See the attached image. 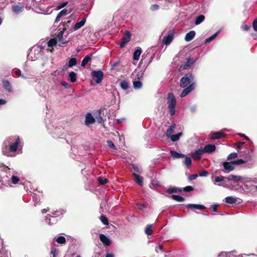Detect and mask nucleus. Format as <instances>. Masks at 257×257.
I'll return each mask as SVG.
<instances>
[{
    "label": "nucleus",
    "mask_w": 257,
    "mask_h": 257,
    "mask_svg": "<svg viewBox=\"0 0 257 257\" xmlns=\"http://www.w3.org/2000/svg\"><path fill=\"white\" fill-rule=\"evenodd\" d=\"M203 154L202 149H200L195 151L192 154L191 157L194 160H198L201 158L202 155Z\"/></svg>",
    "instance_id": "obj_13"
},
{
    "label": "nucleus",
    "mask_w": 257,
    "mask_h": 257,
    "mask_svg": "<svg viewBox=\"0 0 257 257\" xmlns=\"http://www.w3.org/2000/svg\"><path fill=\"white\" fill-rule=\"evenodd\" d=\"M107 145L111 149H115V147L112 141H107Z\"/></svg>",
    "instance_id": "obj_55"
},
{
    "label": "nucleus",
    "mask_w": 257,
    "mask_h": 257,
    "mask_svg": "<svg viewBox=\"0 0 257 257\" xmlns=\"http://www.w3.org/2000/svg\"><path fill=\"white\" fill-rule=\"evenodd\" d=\"M3 85L4 87L8 91H11V86L10 85V82L8 81H3Z\"/></svg>",
    "instance_id": "obj_39"
},
{
    "label": "nucleus",
    "mask_w": 257,
    "mask_h": 257,
    "mask_svg": "<svg viewBox=\"0 0 257 257\" xmlns=\"http://www.w3.org/2000/svg\"><path fill=\"white\" fill-rule=\"evenodd\" d=\"M91 76L93 79H95L97 84L100 83L103 78V73L101 70L92 71L91 72Z\"/></svg>",
    "instance_id": "obj_5"
},
{
    "label": "nucleus",
    "mask_w": 257,
    "mask_h": 257,
    "mask_svg": "<svg viewBox=\"0 0 257 257\" xmlns=\"http://www.w3.org/2000/svg\"><path fill=\"white\" fill-rule=\"evenodd\" d=\"M156 251L158 252L159 251V249L160 250H163V246L161 245H159L156 247Z\"/></svg>",
    "instance_id": "obj_62"
},
{
    "label": "nucleus",
    "mask_w": 257,
    "mask_h": 257,
    "mask_svg": "<svg viewBox=\"0 0 257 257\" xmlns=\"http://www.w3.org/2000/svg\"><path fill=\"white\" fill-rule=\"evenodd\" d=\"M56 241L58 243L63 244L66 242V239L64 236H60L56 238Z\"/></svg>",
    "instance_id": "obj_42"
},
{
    "label": "nucleus",
    "mask_w": 257,
    "mask_h": 257,
    "mask_svg": "<svg viewBox=\"0 0 257 257\" xmlns=\"http://www.w3.org/2000/svg\"><path fill=\"white\" fill-rule=\"evenodd\" d=\"M77 63V60L76 58H71L69 61H68V66L69 67H72L73 66H75Z\"/></svg>",
    "instance_id": "obj_40"
},
{
    "label": "nucleus",
    "mask_w": 257,
    "mask_h": 257,
    "mask_svg": "<svg viewBox=\"0 0 257 257\" xmlns=\"http://www.w3.org/2000/svg\"><path fill=\"white\" fill-rule=\"evenodd\" d=\"M96 119H97V122H99V123H101L103 121V118L100 116L97 117Z\"/></svg>",
    "instance_id": "obj_60"
},
{
    "label": "nucleus",
    "mask_w": 257,
    "mask_h": 257,
    "mask_svg": "<svg viewBox=\"0 0 257 257\" xmlns=\"http://www.w3.org/2000/svg\"><path fill=\"white\" fill-rule=\"evenodd\" d=\"M98 179L99 184L101 185H104L108 182V180L107 179H103L102 178L99 177Z\"/></svg>",
    "instance_id": "obj_50"
},
{
    "label": "nucleus",
    "mask_w": 257,
    "mask_h": 257,
    "mask_svg": "<svg viewBox=\"0 0 257 257\" xmlns=\"http://www.w3.org/2000/svg\"><path fill=\"white\" fill-rule=\"evenodd\" d=\"M60 71H59L58 70H56V71L52 72L51 75L55 76H58L60 75Z\"/></svg>",
    "instance_id": "obj_58"
},
{
    "label": "nucleus",
    "mask_w": 257,
    "mask_h": 257,
    "mask_svg": "<svg viewBox=\"0 0 257 257\" xmlns=\"http://www.w3.org/2000/svg\"><path fill=\"white\" fill-rule=\"evenodd\" d=\"M68 4L67 2H64L60 3L59 4V5L57 6V9L60 10L62 9L63 8L65 7Z\"/></svg>",
    "instance_id": "obj_49"
},
{
    "label": "nucleus",
    "mask_w": 257,
    "mask_h": 257,
    "mask_svg": "<svg viewBox=\"0 0 257 257\" xmlns=\"http://www.w3.org/2000/svg\"><path fill=\"white\" fill-rule=\"evenodd\" d=\"M63 211H55L53 213V215L51 216L50 215H48L46 217V222L49 224V225H51V218H52V224H54L56 222V217H57V216H60V215L62 214L63 213Z\"/></svg>",
    "instance_id": "obj_6"
},
{
    "label": "nucleus",
    "mask_w": 257,
    "mask_h": 257,
    "mask_svg": "<svg viewBox=\"0 0 257 257\" xmlns=\"http://www.w3.org/2000/svg\"><path fill=\"white\" fill-rule=\"evenodd\" d=\"M100 219L104 225H107L108 224V219L105 216L103 215H101L100 217Z\"/></svg>",
    "instance_id": "obj_43"
},
{
    "label": "nucleus",
    "mask_w": 257,
    "mask_h": 257,
    "mask_svg": "<svg viewBox=\"0 0 257 257\" xmlns=\"http://www.w3.org/2000/svg\"><path fill=\"white\" fill-rule=\"evenodd\" d=\"M51 253L53 255V257H57L59 254V251L56 248H53L51 250Z\"/></svg>",
    "instance_id": "obj_46"
},
{
    "label": "nucleus",
    "mask_w": 257,
    "mask_h": 257,
    "mask_svg": "<svg viewBox=\"0 0 257 257\" xmlns=\"http://www.w3.org/2000/svg\"><path fill=\"white\" fill-rule=\"evenodd\" d=\"M94 122L95 119L92 114L90 113H87L85 116V124L86 125H89V124L93 123Z\"/></svg>",
    "instance_id": "obj_12"
},
{
    "label": "nucleus",
    "mask_w": 257,
    "mask_h": 257,
    "mask_svg": "<svg viewBox=\"0 0 257 257\" xmlns=\"http://www.w3.org/2000/svg\"><path fill=\"white\" fill-rule=\"evenodd\" d=\"M226 203L232 204L235 203L236 202V198L232 196H228L224 199Z\"/></svg>",
    "instance_id": "obj_26"
},
{
    "label": "nucleus",
    "mask_w": 257,
    "mask_h": 257,
    "mask_svg": "<svg viewBox=\"0 0 257 257\" xmlns=\"http://www.w3.org/2000/svg\"><path fill=\"white\" fill-rule=\"evenodd\" d=\"M181 191V190L180 189H178L176 187H171L168 188L166 190V192L168 193H177V192H180Z\"/></svg>",
    "instance_id": "obj_31"
},
{
    "label": "nucleus",
    "mask_w": 257,
    "mask_h": 257,
    "mask_svg": "<svg viewBox=\"0 0 257 257\" xmlns=\"http://www.w3.org/2000/svg\"><path fill=\"white\" fill-rule=\"evenodd\" d=\"M205 19V17L203 15H199L198 16L195 20V24L196 25H198L201 23Z\"/></svg>",
    "instance_id": "obj_33"
},
{
    "label": "nucleus",
    "mask_w": 257,
    "mask_h": 257,
    "mask_svg": "<svg viewBox=\"0 0 257 257\" xmlns=\"http://www.w3.org/2000/svg\"><path fill=\"white\" fill-rule=\"evenodd\" d=\"M246 162L244 160L242 159H237L235 161H233V163H234V165H241L244 164Z\"/></svg>",
    "instance_id": "obj_45"
},
{
    "label": "nucleus",
    "mask_w": 257,
    "mask_h": 257,
    "mask_svg": "<svg viewBox=\"0 0 257 257\" xmlns=\"http://www.w3.org/2000/svg\"><path fill=\"white\" fill-rule=\"evenodd\" d=\"M11 180L14 184H16L19 182L20 179L18 177L13 175L11 177Z\"/></svg>",
    "instance_id": "obj_44"
},
{
    "label": "nucleus",
    "mask_w": 257,
    "mask_h": 257,
    "mask_svg": "<svg viewBox=\"0 0 257 257\" xmlns=\"http://www.w3.org/2000/svg\"><path fill=\"white\" fill-rule=\"evenodd\" d=\"M92 58V55H87L83 59L82 61L81 62V66H85L88 62Z\"/></svg>",
    "instance_id": "obj_28"
},
{
    "label": "nucleus",
    "mask_w": 257,
    "mask_h": 257,
    "mask_svg": "<svg viewBox=\"0 0 257 257\" xmlns=\"http://www.w3.org/2000/svg\"><path fill=\"white\" fill-rule=\"evenodd\" d=\"M175 127H176L175 125L174 124V125H172L168 128V130L166 131V136L168 138H170L172 135H173L172 134L174 132Z\"/></svg>",
    "instance_id": "obj_25"
},
{
    "label": "nucleus",
    "mask_w": 257,
    "mask_h": 257,
    "mask_svg": "<svg viewBox=\"0 0 257 257\" xmlns=\"http://www.w3.org/2000/svg\"><path fill=\"white\" fill-rule=\"evenodd\" d=\"M220 32V30H219L217 32H216L214 34L212 35L209 38H207L205 40V42L209 43V42H211L212 40H213L216 37V36L219 34Z\"/></svg>",
    "instance_id": "obj_32"
},
{
    "label": "nucleus",
    "mask_w": 257,
    "mask_h": 257,
    "mask_svg": "<svg viewBox=\"0 0 257 257\" xmlns=\"http://www.w3.org/2000/svg\"><path fill=\"white\" fill-rule=\"evenodd\" d=\"M239 136H240L241 137L244 138L246 141H248L249 139L247 137H246L244 134H238Z\"/></svg>",
    "instance_id": "obj_64"
},
{
    "label": "nucleus",
    "mask_w": 257,
    "mask_h": 257,
    "mask_svg": "<svg viewBox=\"0 0 257 257\" xmlns=\"http://www.w3.org/2000/svg\"><path fill=\"white\" fill-rule=\"evenodd\" d=\"M197 177H198V175H197V174H193V175H191V176L189 177V180H194V179H196Z\"/></svg>",
    "instance_id": "obj_59"
},
{
    "label": "nucleus",
    "mask_w": 257,
    "mask_h": 257,
    "mask_svg": "<svg viewBox=\"0 0 257 257\" xmlns=\"http://www.w3.org/2000/svg\"><path fill=\"white\" fill-rule=\"evenodd\" d=\"M183 190L185 192H190L193 190V188L191 186H188L184 187Z\"/></svg>",
    "instance_id": "obj_51"
},
{
    "label": "nucleus",
    "mask_w": 257,
    "mask_h": 257,
    "mask_svg": "<svg viewBox=\"0 0 257 257\" xmlns=\"http://www.w3.org/2000/svg\"><path fill=\"white\" fill-rule=\"evenodd\" d=\"M252 27L255 31H257V19L253 21L252 23Z\"/></svg>",
    "instance_id": "obj_54"
},
{
    "label": "nucleus",
    "mask_w": 257,
    "mask_h": 257,
    "mask_svg": "<svg viewBox=\"0 0 257 257\" xmlns=\"http://www.w3.org/2000/svg\"><path fill=\"white\" fill-rule=\"evenodd\" d=\"M171 198L178 202H182L185 201V198L182 196L177 195H173L171 196Z\"/></svg>",
    "instance_id": "obj_30"
},
{
    "label": "nucleus",
    "mask_w": 257,
    "mask_h": 257,
    "mask_svg": "<svg viewBox=\"0 0 257 257\" xmlns=\"http://www.w3.org/2000/svg\"><path fill=\"white\" fill-rule=\"evenodd\" d=\"M99 239L103 243V244L105 246H109L110 244V239L103 234H100L99 235Z\"/></svg>",
    "instance_id": "obj_14"
},
{
    "label": "nucleus",
    "mask_w": 257,
    "mask_h": 257,
    "mask_svg": "<svg viewBox=\"0 0 257 257\" xmlns=\"http://www.w3.org/2000/svg\"><path fill=\"white\" fill-rule=\"evenodd\" d=\"M170 153L173 158H181L185 157L184 154L177 153L175 151H171Z\"/></svg>",
    "instance_id": "obj_27"
},
{
    "label": "nucleus",
    "mask_w": 257,
    "mask_h": 257,
    "mask_svg": "<svg viewBox=\"0 0 257 257\" xmlns=\"http://www.w3.org/2000/svg\"><path fill=\"white\" fill-rule=\"evenodd\" d=\"M70 81L72 83L75 82L76 80V74L74 72H71L69 74Z\"/></svg>",
    "instance_id": "obj_34"
},
{
    "label": "nucleus",
    "mask_w": 257,
    "mask_h": 257,
    "mask_svg": "<svg viewBox=\"0 0 257 257\" xmlns=\"http://www.w3.org/2000/svg\"><path fill=\"white\" fill-rule=\"evenodd\" d=\"M173 39L174 32L173 31H170L168 35L164 37L162 43L166 45H168L172 42Z\"/></svg>",
    "instance_id": "obj_7"
},
{
    "label": "nucleus",
    "mask_w": 257,
    "mask_h": 257,
    "mask_svg": "<svg viewBox=\"0 0 257 257\" xmlns=\"http://www.w3.org/2000/svg\"><path fill=\"white\" fill-rule=\"evenodd\" d=\"M226 179L228 181H235L236 182H239L242 180V177L239 176L230 175L227 177Z\"/></svg>",
    "instance_id": "obj_21"
},
{
    "label": "nucleus",
    "mask_w": 257,
    "mask_h": 257,
    "mask_svg": "<svg viewBox=\"0 0 257 257\" xmlns=\"http://www.w3.org/2000/svg\"><path fill=\"white\" fill-rule=\"evenodd\" d=\"M225 136V134L222 132H216L212 134V136H211V138L212 139H217L221 138H222Z\"/></svg>",
    "instance_id": "obj_24"
},
{
    "label": "nucleus",
    "mask_w": 257,
    "mask_h": 257,
    "mask_svg": "<svg viewBox=\"0 0 257 257\" xmlns=\"http://www.w3.org/2000/svg\"><path fill=\"white\" fill-rule=\"evenodd\" d=\"M133 85H134V87L135 89H139L142 87V83L139 80L135 81L133 82Z\"/></svg>",
    "instance_id": "obj_38"
},
{
    "label": "nucleus",
    "mask_w": 257,
    "mask_h": 257,
    "mask_svg": "<svg viewBox=\"0 0 257 257\" xmlns=\"http://www.w3.org/2000/svg\"><path fill=\"white\" fill-rule=\"evenodd\" d=\"M20 144V140L18 136H16L7 138L4 141L2 146L3 154L7 156H11L10 153L16 152Z\"/></svg>",
    "instance_id": "obj_1"
},
{
    "label": "nucleus",
    "mask_w": 257,
    "mask_h": 257,
    "mask_svg": "<svg viewBox=\"0 0 257 257\" xmlns=\"http://www.w3.org/2000/svg\"><path fill=\"white\" fill-rule=\"evenodd\" d=\"M241 28L244 31H248L249 29V27L247 25H243L241 26Z\"/></svg>",
    "instance_id": "obj_57"
},
{
    "label": "nucleus",
    "mask_w": 257,
    "mask_h": 257,
    "mask_svg": "<svg viewBox=\"0 0 257 257\" xmlns=\"http://www.w3.org/2000/svg\"><path fill=\"white\" fill-rule=\"evenodd\" d=\"M194 80V76L191 73H187L180 80V86L183 88L187 87L191 84Z\"/></svg>",
    "instance_id": "obj_4"
},
{
    "label": "nucleus",
    "mask_w": 257,
    "mask_h": 257,
    "mask_svg": "<svg viewBox=\"0 0 257 257\" xmlns=\"http://www.w3.org/2000/svg\"><path fill=\"white\" fill-rule=\"evenodd\" d=\"M182 135V133H179L176 135H172L169 138L172 141L176 142L179 140L180 137H181Z\"/></svg>",
    "instance_id": "obj_29"
},
{
    "label": "nucleus",
    "mask_w": 257,
    "mask_h": 257,
    "mask_svg": "<svg viewBox=\"0 0 257 257\" xmlns=\"http://www.w3.org/2000/svg\"><path fill=\"white\" fill-rule=\"evenodd\" d=\"M244 144V142H239L236 144V147L237 149H240L242 145Z\"/></svg>",
    "instance_id": "obj_61"
},
{
    "label": "nucleus",
    "mask_w": 257,
    "mask_h": 257,
    "mask_svg": "<svg viewBox=\"0 0 257 257\" xmlns=\"http://www.w3.org/2000/svg\"><path fill=\"white\" fill-rule=\"evenodd\" d=\"M192 161L190 157H186L185 160L184 161V163L188 167L191 164Z\"/></svg>",
    "instance_id": "obj_47"
},
{
    "label": "nucleus",
    "mask_w": 257,
    "mask_h": 257,
    "mask_svg": "<svg viewBox=\"0 0 257 257\" xmlns=\"http://www.w3.org/2000/svg\"><path fill=\"white\" fill-rule=\"evenodd\" d=\"M68 14V11L67 9H63V10H62L61 11H60L57 15L56 18V19H55V23H57L58 22H59L60 19L63 17V16H66L67 15V14Z\"/></svg>",
    "instance_id": "obj_19"
},
{
    "label": "nucleus",
    "mask_w": 257,
    "mask_h": 257,
    "mask_svg": "<svg viewBox=\"0 0 257 257\" xmlns=\"http://www.w3.org/2000/svg\"><path fill=\"white\" fill-rule=\"evenodd\" d=\"M196 33L194 31H190L187 33L185 37V40L186 42H190L193 39L195 36Z\"/></svg>",
    "instance_id": "obj_17"
},
{
    "label": "nucleus",
    "mask_w": 257,
    "mask_h": 257,
    "mask_svg": "<svg viewBox=\"0 0 257 257\" xmlns=\"http://www.w3.org/2000/svg\"><path fill=\"white\" fill-rule=\"evenodd\" d=\"M195 83H192L188 87H186L183 90V91H182V92L180 96L181 97H185L188 94H189L190 92H191L193 90H194L195 88Z\"/></svg>",
    "instance_id": "obj_9"
},
{
    "label": "nucleus",
    "mask_w": 257,
    "mask_h": 257,
    "mask_svg": "<svg viewBox=\"0 0 257 257\" xmlns=\"http://www.w3.org/2000/svg\"><path fill=\"white\" fill-rule=\"evenodd\" d=\"M86 20L85 18L82 19L80 22H77L76 24H75L73 28L72 31H76L81 27H82L85 24Z\"/></svg>",
    "instance_id": "obj_15"
},
{
    "label": "nucleus",
    "mask_w": 257,
    "mask_h": 257,
    "mask_svg": "<svg viewBox=\"0 0 257 257\" xmlns=\"http://www.w3.org/2000/svg\"><path fill=\"white\" fill-rule=\"evenodd\" d=\"M57 44V41L55 39H51L48 42V46L49 47H53Z\"/></svg>",
    "instance_id": "obj_41"
},
{
    "label": "nucleus",
    "mask_w": 257,
    "mask_h": 257,
    "mask_svg": "<svg viewBox=\"0 0 257 257\" xmlns=\"http://www.w3.org/2000/svg\"><path fill=\"white\" fill-rule=\"evenodd\" d=\"M131 38V34L130 32L126 31L124 35L121 39V42L120 43V47L121 48H123L124 47L125 44L130 41Z\"/></svg>",
    "instance_id": "obj_8"
},
{
    "label": "nucleus",
    "mask_w": 257,
    "mask_h": 257,
    "mask_svg": "<svg viewBox=\"0 0 257 257\" xmlns=\"http://www.w3.org/2000/svg\"><path fill=\"white\" fill-rule=\"evenodd\" d=\"M120 86L124 90H126L129 87L128 83L125 80L121 81L120 82Z\"/></svg>",
    "instance_id": "obj_36"
},
{
    "label": "nucleus",
    "mask_w": 257,
    "mask_h": 257,
    "mask_svg": "<svg viewBox=\"0 0 257 257\" xmlns=\"http://www.w3.org/2000/svg\"><path fill=\"white\" fill-rule=\"evenodd\" d=\"M167 103L168 104V108L169 109L170 114L174 115L175 114V107L176 105V100L174 94L172 93H169L167 97Z\"/></svg>",
    "instance_id": "obj_3"
},
{
    "label": "nucleus",
    "mask_w": 257,
    "mask_h": 257,
    "mask_svg": "<svg viewBox=\"0 0 257 257\" xmlns=\"http://www.w3.org/2000/svg\"><path fill=\"white\" fill-rule=\"evenodd\" d=\"M216 147L214 145L212 144H209L206 145L203 149H202V151L203 152V153H210L214 151L215 150Z\"/></svg>",
    "instance_id": "obj_11"
},
{
    "label": "nucleus",
    "mask_w": 257,
    "mask_h": 257,
    "mask_svg": "<svg viewBox=\"0 0 257 257\" xmlns=\"http://www.w3.org/2000/svg\"><path fill=\"white\" fill-rule=\"evenodd\" d=\"M237 154L236 153H232L230 154L228 156L227 160H229L232 159H235V158H237Z\"/></svg>",
    "instance_id": "obj_48"
},
{
    "label": "nucleus",
    "mask_w": 257,
    "mask_h": 257,
    "mask_svg": "<svg viewBox=\"0 0 257 257\" xmlns=\"http://www.w3.org/2000/svg\"><path fill=\"white\" fill-rule=\"evenodd\" d=\"M61 85L66 88H69L71 87V85L67 83L65 81H62L61 82Z\"/></svg>",
    "instance_id": "obj_53"
},
{
    "label": "nucleus",
    "mask_w": 257,
    "mask_h": 257,
    "mask_svg": "<svg viewBox=\"0 0 257 257\" xmlns=\"http://www.w3.org/2000/svg\"><path fill=\"white\" fill-rule=\"evenodd\" d=\"M208 174H209V173L207 171L204 170L202 172H200L199 173V176H201V177H206L208 175Z\"/></svg>",
    "instance_id": "obj_52"
},
{
    "label": "nucleus",
    "mask_w": 257,
    "mask_h": 257,
    "mask_svg": "<svg viewBox=\"0 0 257 257\" xmlns=\"http://www.w3.org/2000/svg\"><path fill=\"white\" fill-rule=\"evenodd\" d=\"M186 207L190 209H197L201 210L205 208V206L203 205L195 204H188L186 205Z\"/></svg>",
    "instance_id": "obj_20"
},
{
    "label": "nucleus",
    "mask_w": 257,
    "mask_h": 257,
    "mask_svg": "<svg viewBox=\"0 0 257 257\" xmlns=\"http://www.w3.org/2000/svg\"><path fill=\"white\" fill-rule=\"evenodd\" d=\"M65 30L66 28H63L62 30L59 29V32L55 33L56 39L60 42L59 46L60 47H62L64 45L68 44L70 41V39H66L68 34L64 35Z\"/></svg>",
    "instance_id": "obj_2"
},
{
    "label": "nucleus",
    "mask_w": 257,
    "mask_h": 257,
    "mask_svg": "<svg viewBox=\"0 0 257 257\" xmlns=\"http://www.w3.org/2000/svg\"><path fill=\"white\" fill-rule=\"evenodd\" d=\"M225 178H226L222 176L216 177L213 181V183L217 185V183L224 181Z\"/></svg>",
    "instance_id": "obj_35"
},
{
    "label": "nucleus",
    "mask_w": 257,
    "mask_h": 257,
    "mask_svg": "<svg viewBox=\"0 0 257 257\" xmlns=\"http://www.w3.org/2000/svg\"><path fill=\"white\" fill-rule=\"evenodd\" d=\"M142 53V50L141 48L137 49L134 53L133 58L134 60L138 61L140 59V55Z\"/></svg>",
    "instance_id": "obj_23"
},
{
    "label": "nucleus",
    "mask_w": 257,
    "mask_h": 257,
    "mask_svg": "<svg viewBox=\"0 0 257 257\" xmlns=\"http://www.w3.org/2000/svg\"><path fill=\"white\" fill-rule=\"evenodd\" d=\"M234 163L232 162H225L223 163V166L224 167V172L225 173H228L234 170Z\"/></svg>",
    "instance_id": "obj_10"
},
{
    "label": "nucleus",
    "mask_w": 257,
    "mask_h": 257,
    "mask_svg": "<svg viewBox=\"0 0 257 257\" xmlns=\"http://www.w3.org/2000/svg\"><path fill=\"white\" fill-rule=\"evenodd\" d=\"M152 225H148L146 226V229H145V233L147 235H150L152 234L153 230H152Z\"/></svg>",
    "instance_id": "obj_37"
},
{
    "label": "nucleus",
    "mask_w": 257,
    "mask_h": 257,
    "mask_svg": "<svg viewBox=\"0 0 257 257\" xmlns=\"http://www.w3.org/2000/svg\"><path fill=\"white\" fill-rule=\"evenodd\" d=\"M159 6L158 5H153L151 6L150 9L152 11H154L159 9Z\"/></svg>",
    "instance_id": "obj_56"
},
{
    "label": "nucleus",
    "mask_w": 257,
    "mask_h": 257,
    "mask_svg": "<svg viewBox=\"0 0 257 257\" xmlns=\"http://www.w3.org/2000/svg\"><path fill=\"white\" fill-rule=\"evenodd\" d=\"M133 176L135 179L136 182L140 186H142L143 185V178L140 175L137 174L136 173H133Z\"/></svg>",
    "instance_id": "obj_22"
},
{
    "label": "nucleus",
    "mask_w": 257,
    "mask_h": 257,
    "mask_svg": "<svg viewBox=\"0 0 257 257\" xmlns=\"http://www.w3.org/2000/svg\"><path fill=\"white\" fill-rule=\"evenodd\" d=\"M4 170L5 171L6 173H11V169L9 168V167H5L4 168Z\"/></svg>",
    "instance_id": "obj_63"
},
{
    "label": "nucleus",
    "mask_w": 257,
    "mask_h": 257,
    "mask_svg": "<svg viewBox=\"0 0 257 257\" xmlns=\"http://www.w3.org/2000/svg\"><path fill=\"white\" fill-rule=\"evenodd\" d=\"M12 9L13 12L15 14L18 15L23 12L24 7L17 5H15L12 6Z\"/></svg>",
    "instance_id": "obj_18"
},
{
    "label": "nucleus",
    "mask_w": 257,
    "mask_h": 257,
    "mask_svg": "<svg viewBox=\"0 0 257 257\" xmlns=\"http://www.w3.org/2000/svg\"><path fill=\"white\" fill-rule=\"evenodd\" d=\"M195 60L191 59V58H187V62L185 64L182 65L180 67L179 70L181 71L184 69H187L191 65L195 62Z\"/></svg>",
    "instance_id": "obj_16"
}]
</instances>
